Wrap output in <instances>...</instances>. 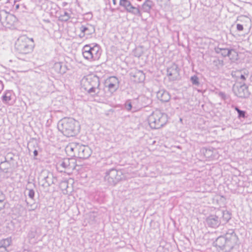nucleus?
<instances>
[{"label":"nucleus","instance_id":"1","mask_svg":"<svg viewBox=\"0 0 252 252\" xmlns=\"http://www.w3.org/2000/svg\"><path fill=\"white\" fill-rule=\"evenodd\" d=\"M58 129L66 137L74 136L79 132L78 122L72 118H64L58 124Z\"/></svg>","mask_w":252,"mask_h":252},{"label":"nucleus","instance_id":"2","mask_svg":"<svg viewBox=\"0 0 252 252\" xmlns=\"http://www.w3.org/2000/svg\"><path fill=\"white\" fill-rule=\"evenodd\" d=\"M81 84L82 88L92 95L99 93V78L96 75H90L83 77Z\"/></svg>","mask_w":252,"mask_h":252},{"label":"nucleus","instance_id":"3","mask_svg":"<svg viewBox=\"0 0 252 252\" xmlns=\"http://www.w3.org/2000/svg\"><path fill=\"white\" fill-rule=\"evenodd\" d=\"M237 237L232 232L226 234L225 236L219 237L216 241V246L225 252H229L236 243Z\"/></svg>","mask_w":252,"mask_h":252},{"label":"nucleus","instance_id":"4","mask_svg":"<svg viewBox=\"0 0 252 252\" xmlns=\"http://www.w3.org/2000/svg\"><path fill=\"white\" fill-rule=\"evenodd\" d=\"M167 121V115L158 110L154 111L148 118L149 126L153 129H158L163 126Z\"/></svg>","mask_w":252,"mask_h":252},{"label":"nucleus","instance_id":"5","mask_svg":"<svg viewBox=\"0 0 252 252\" xmlns=\"http://www.w3.org/2000/svg\"><path fill=\"white\" fill-rule=\"evenodd\" d=\"M82 54L85 59L90 62L97 60L101 55L100 48L96 44L86 45L83 47Z\"/></svg>","mask_w":252,"mask_h":252},{"label":"nucleus","instance_id":"6","mask_svg":"<svg viewBox=\"0 0 252 252\" xmlns=\"http://www.w3.org/2000/svg\"><path fill=\"white\" fill-rule=\"evenodd\" d=\"M33 41L32 38H30L26 35L20 36L15 44L16 50L21 54H26L32 51L31 43Z\"/></svg>","mask_w":252,"mask_h":252},{"label":"nucleus","instance_id":"7","mask_svg":"<svg viewBox=\"0 0 252 252\" xmlns=\"http://www.w3.org/2000/svg\"><path fill=\"white\" fill-rule=\"evenodd\" d=\"M122 172L115 169H111L105 173L104 180L110 185H115L122 178Z\"/></svg>","mask_w":252,"mask_h":252},{"label":"nucleus","instance_id":"8","mask_svg":"<svg viewBox=\"0 0 252 252\" xmlns=\"http://www.w3.org/2000/svg\"><path fill=\"white\" fill-rule=\"evenodd\" d=\"M120 5L125 8L130 13L139 17L142 16V12L139 8L133 6L128 0H120Z\"/></svg>","mask_w":252,"mask_h":252},{"label":"nucleus","instance_id":"9","mask_svg":"<svg viewBox=\"0 0 252 252\" xmlns=\"http://www.w3.org/2000/svg\"><path fill=\"white\" fill-rule=\"evenodd\" d=\"M104 85L105 88L112 94L119 88V81L117 77L111 76L106 80Z\"/></svg>","mask_w":252,"mask_h":252},{"label":"nucleus","instance_id":"10","mask_svg":"<svg viewBox=\"0 0 252 252\" xmlns=\"http://www.w3.org/2000/svg\"><path fill=\"white\" fill-rule=\"evenodd\" d=\"M215 52L223 57H228L232 60H235L237 56V53L233 49L218 47L215 48Z\"/></svg>","mask_w":252,"mask_h":252},{"label":"nucleus","instance_id":"11","mask_svg":"<svg viewBox=\"0 0 252 252\" xmlns=\"http://www.w3.org/2000/svg\"><path fill=\"white\" fill-rule=\"evenodd\" d=\"M91 150L88 146L79 144L76 157L80 158H87L91 156Z\"/></svg>","mask_w":252,"mask_h":252},{"label":"nucleus","instance_id":"12","mask_svg":"<svg viewBox=\"0 0 252 252\" xmlns=\"http://www.w3.org/2000/svg\"><path fill=\"white\" fill-rule=\"evenodd\" d=\"M70 165V159L64 158L58 162L57 164V168L60 172H65L67 170L72 168Z\"/></svg>","mask_w":252,"mask_h":252},{"label":"nucleus","instance_id":"13","mask_svg":"<svg viewBox=\"0 0 252 252\" xmlns=\"http://www.w3.org/2000/svg\"><path fill=\"white\" fill-rule=\"evenodd\" d=\"M206 222L209 226L216 228L221 223V220L218 216L211 215L207 218Z\"/></svg>","mask_w":252,"mask_h":252},{"label":"nucleus","instance_id":"14","mask_svg":"<svg viewBox=\"0 0 252 252\" xmlns=\"http://www.w3.org/2000/svg\"><path fill=\"white\" fill-rule=\"evenodd\" d=\"M235 94L237 96L241 98L247 97L250 94L248 88L244 84L237 87V91H235Z\"/></svg>","mask_w":252,"mask_h":252},{"label":"nucleus","instance_id":"15","mask_svg":"<svg viewBox=\"0 0 252 252\" xmlns=\"http://www.w3.org/2000/svg\"><path fill=\"white\" fill-rule=\"evenodd\" d=\"M179 74L178 66L176 64H172L167 69V75L173 80L176 79Z\"/></svg>","mask_w":252,"mask_h":252},{"label":"nucleus","instance_id":"16","mask_svg":"<svg viewBox=\"0 0 252 252\" xmlns=\"http://www.w3.org/2000/svg\"><path fill=\"white\" fill-rule=\"evenodd\" d=\"M80 30L85 34L86 38H88L95 32L94 27L91 25H82L80 28Z\"/></svg>","mask_w":252,"mask_h":252},{"label":"nucleus","instance_id":"17","mask_svg":"<svg viewBox=\"0 0 252 252\" xmlns=\"http://www.w3.org/2000/svg\"><path fill=\"white\" fill-rule=\"evenodd\" d=\"M157 97L162 102H168L170 99L169 94L164 90H159L157 93Z\"/></svg>","mask_w":252,"mask_h":252},{"label":"nucleus","instance_id":"18","mask_svg":"<svg viewBox=\"0 0 252 252\" xmlns=\"http://www.w3.org/2000/svg\"><path fill=\"white\" fill-rule=\"evenodd\" d=\"M78 145L79 144L76 143H69L65 148L66 152L71 156L76 157Z\"/></svg>","mask_w":252,"mask_h":252},{"label":"nucleus","instance_id":"19","mask_svg":"<svg viewBox=\"0 0 252 252\" xmlns=\"http://www.w3.org/2000/svg\"><path fill=\"white\" fill-rule=\"evenodd\" d=\"M153 6V2L150 0H146L141 7V12H146L149 13L151 9Z\"/></svg>","mask_w":252,"mask_h":252},{"label":"nucleus","instance_id":"20","mask_svg":"<svg viewBox=\"0 0 252 252\" xmlns=\"http://www.w3.org/2000/svg\"><path fill=\"white\" fill-rule=\"evenodd\" d=\"M132 76L135 78L134 81L138 83L144 81L145 78V74L141 70H136L133 73Z\"/></svg>","mask_w":252,"mask_h":252},{"label":"nucleus","instance_id":"21","mask_svg":"<svg viewBox=\"0 0 252 252\" xmlns=\"http://www.w3.org/2000/svg\"><path fill=\"white\" fill-rule=\"evenodd\" d=\"M43 174V178L41 181V182H43V184L42 185V186L47 187L50 186L51 184H52L53 182H50L49 180V179L50 178V176H52V175L50 173H48L47 175H46L44 172H42V175Z\"/></svg>","mask_w":252,"mask_h":252},{"label":"nucleus","instance_id":"22","mask_svg":"<svg viewBox=\"0 0 252 252\" xmlns=\"http://www.w3.org/2000/svg\"><path fill=\"white\" fill-rule=\"evenodd\" d=\"M12 92L7 91L5 92V94L2 97V101L4 103L9 104L10 101L11 100Z\"/></svg>","mask_w":252,"mask_h":252},{"label":"nucleus","instance_id":"23","mask_svg":"<svg viewBox=\"0 0 252 252\" xmlns=\"http://www.w3.org/2000/svg\"><path fill=\"white\" fill-rule=\"evenodd\" d=\"M53 68L59 73H63L65 72L64 70L63 69V63L61 62L55 63Z\"/></svg>","mask_w":252,"mask_h":252},{"label":"nucleus","instance_id":"24","mask_svg":"<svg viewBox=\"0 0 252 252\" xmlns=\"http://www.w3.org/2000/svg\"><path fill=\"white\" fill-rule=\"evenodd\" d=\"M11 238H7L0 241V247L7 249L11 244Z\"/></svg>","mask_w":252,"mask_h":252},{"label":"nucleus","instance_id":"25","mask_svg":"<svg viewBox=\"0 0 252 252\" xmlns=\"http://www.w3.org/2000/svg\"><path fill=\"white\" fill-rule=\"evenodd\" d=\"M38 236L37 229L35 228H32L28 234L29 238L32 241V239H36Z\"/></svg>","mask_w":252,"mask_h":252},{"label":"nucleus","instance_id":"26","mask_svg":"<svg viewBox=\"0 0 252 252\" xmlns=\"http://www.w3.org/2000/svg\"><path fill=\"white\" fill-rule=\"evenodd\" d=\"M221 214L222 215V218L220 219L221 222L226 223L231 218L230 214L228 211H222L221 212Z\"/></svg>","mask_w":252,"mask_h":252},{"label":"nucleus","instance_id":"27","mask_svg":"<svg viewBox=\"0 0 252 252\" xmlns=\"http://www.w3.org/2000/svg\"><path fill=\"white\" fill-rule=\"evenodd\" d=\"M125 107L127 111H132V112L136 111V108L132 107V102L130 100H127L125 104Z\"/></svg>","mask_w":252,"mask_h":252},{"label":"nucleus","instance_id":"28","mask_svg":"<svg viewBox=\"0 0 252 252\" xmlns=\"http://www.w3.org/2000/svg\"><path fill=\"white\" fill-rule=\"evenodd\" d=\"M60 18L61 20L66 22L71 18V16L68 12L64 11L62 14L61 15Z\"/></svg>","mask_w":252,"mask_h":252},{"label":"nucleus","instance_id":"29","mask_svg":"<svg viewBox=\"0 0 252 252\" xmlns=\"http://www.w3.org/2000/svg\"><path fill=\"white\" fill-rule=\"evenodd\" d=\"M235 110L237 111L238 114V118H245L246 117V112L243 110H241L239 109V108L237 106H235L234 108Z\"/></svg>","mask_w":252,"mask_h":252},{"label":"nucleus","instance_id":"30","mask_svg":"<svg viewBox=\"0 0 252 252\" xmlns=\"http://www.w3.org/2000/svg\"><path fill=\"white\" fill-rule=\"evenodd\" d=\"M190 81L192 85L198 86L199 85V79L196 75H193L190 78Z\"/></svg>","mask_w":252,"mask_h":252},{"label":"nucleus","instance_id":"31","mask_svg":"<svg viewBox=\"0 0 252 252\" xmlns=\"http://www.w3.org/2000/svg\"><path fill=\"white\" fill-rule=\"evenodd\" d=\"M28 196L31 199L33 198V197L34 196V191L33 189H29V190Z\"/></svg>","mask_w":252,"mask_h":252},{"label":"nucleus","instance_id":"32","mask_svg":"<svg viewBox=\"0 0 252 252\" xmlns=\"http://www.w3.org/2000/svg\"><path fill=\"white\" fill-rule=\"evenodd\" d=\"M214 63L216 64H219L220 66H222L223 65V62L222 60H217L214 61Z\"/></svg>","mask_w":252,"mask_h":252},{"label":"nucleus","instance_id":"33","mask_svg":"<svg viewBox=\"0 0 252 252\" xmlns=\"http://www.w3.org/2000/svg\"><path fill=\"white\" fill-rule=\"evenodd\" d=\"M5 196L2 191L0 190V201H5Z\"/></svg>","mask_w":252,"mask_h":252},{"label":"nucleus","instance_id":"34","mask_svg":"<svg viewBox=\"0 0 252 252\" xmlns=\"http://www.w3.org/2000/svg\"><path fill=\"white\" fill-rule=\"evenodd\" d=\"M5 201H0V211L5 207Z\"/></svg>","mask_w":252,"mask_h":252},{"label":"nucleus","instance_id":"35","mask_svg":"<svg viewBox=\"0 0 252 252\" xmlns=\"http://www.w3.org/2000/svg\"><path fill=\"white\" fill-rule=\"evenodd\" d=\"M237 29L238 31H242L243 30V26L242 25L238 24L237 25Z\"/></svg>","mask_w":252,"mask_h":252},{"label":"nucleus","instance_id":"36","mask_svg":"<svg viewBox=\"0 0 252 252\" xmlns=\"http://www.w3.org/2000/svg\"><path fill=\"white\" fill-rule=\"evenodd\" d=\"M0 252H8L7 249L0 247Z\"/></svg>","mask_w":252,"mask_h":252},{"label":"nucleus","instance_id":"37","mask_svg":"<svg viewBox=\"0 0 252 252\" xmlns=\"http://www.w3.org/2000/svg\"><path fill=\"white\" fill-rule=\"evenodd\" d=\"M3 89V84L2 82L0 81V93Z\"/></svg>","mask_w":252,"mask_h":252},{"label":"nucleus","instance_id":"38","mask_svg":"<svg viewBox=\"0 0 252 252\" xmlns=\"http://www.w3.org/2000/svg\"><path fill=\"white\" fill-rule=\"evenodd\" d=\"M33 155L34 157H36L38 155V151L36 150H34L33 151Z\"/></svg>","mask_w":252,"mask_h":252},{"label":"nucleus","instance_id":"39","mask_svg":"<svg viewBox=\"0 0 252 252\" xmlns=\"http://www.w3.org/2000/svg\"><path fill=\"white\" fill-rule=\"evenodd\" d=\"M85 35H85V34L84 33L82 32H81V33L80 34L79 36H80L81 38H83V37H85Z\"/></svg>","mask_w":252,"mask_h":252},{"label":"nucleus","instance_id":"40","mask_svg":"<svg viewBox=\"0 0 252 252\" xmlns=\"http://www.w3.org/2000/svg\"><path fill=\"white\" fill-rule=\"evenodd\" d=\"M240 78L243 80H245L246 79L245 75L243 74L241 75Z\"/></svg>","mask_w":252,"mask_h":252},{"label":"nucleus","instance_id":"41","mask_svg":"<svg viewBox=\"0 0 252 252\" xmlns=\"http://www.w3.org/2000/svg\"><path fill=\"white\" fill-rule=\"evenodd\" d=\"M43 21L45 23L50 24V21L49 20H43Z\"/></svg>","mask_w":252,"mask_h":252},{"label":"nucleus","instance_id":"42","mask_svg":"<svg viewBox=\"0 0 252 252\" xmlns=\"http://www.w3.org/2000/svg\"><path fill=\"white\" fill-rule=\"evenodd\" d=\"M31 207H32V205H31ZM34 209V208H32V207H31V208H28V210L29 211H32V210H33Z\"/></svg>","mask_w":252,"mask_h":252},{"label":"nucleus","instance_id":"43","mask_svg":"<svg viewBox=\"0 0 252 252\" xmlns=\"http://www.w3.org/2000/svg\"><path fill=\"white\" fill-rule=\"evenodd\" d=\"M113 3L114 5L116 4V0H113Z\"/></svg>","mask_w":252,"mask_h":252},{"label":"nucleus","instance_id":"44","mask_svg":"<svg viewBox=\"0 0 252 252\" xmlns=\"http://www.w3.org/2000/svg\"><path fill=\"white\" fill-rule=\"evenodd\" d=\"M19 5L18 4H17V5H16V9H18V8H19Z\"/></svg>","mask_w":252,"mask_h":252},{"label":"nucleus","instance_id":"45","mask_svg":"<svg viewBox=\"0 0 252 252\" xmlns=\"http://www.w3.org/2000/svg\"><path fill=\"white\" fill-rule=\"evenodd\" d=\"M13 17V16H12V15H10V16H8V17H7V18H11V17Z\"/></svg>","mask_w":252,"mask_h":252},{"label":"nucleus","instance_id":"46","mask_svg":"<svg viewBox=\"0 0 252 252\" xmlns=\"http://www.w3.org/2000/svg\"><path fill=\"white\" fill-rule=\"evenodd\" d=\"M42 28H43L44 30H46V29L45 28V27H44L43 25L42 26Z\"/></svg>","mask_w":252,"mask_h":252},{"label":"nucleus","instance_id":"47","mask_svg":"<svg viewBox=\"0 0 252 252\" xmlns=\"http://www.w3.org/2000/svg\"><path fill=\"white\" fill-rule=\"evenodd\" d=\"M28 206H29V203L27 202Z\"/></svg>","mask_w":252,"mask_h":252},{"label":"nucleus","instance_id":"48","mask_svg":"<svg viewBox=\"0 0 252 252\" xmlns=\"http://www.w3.org/2000/svg\"><path fill=\"white\" fill-rule=\"evenodd\" d=\"M168 1H169L170 0H168Z\"/></svg>","mask_w":252,"mask_h":252}]
</instances>
